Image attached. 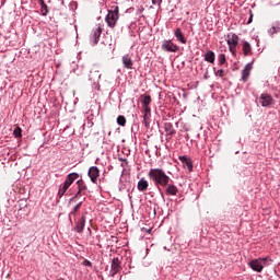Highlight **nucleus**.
Segmentation results:
<instances>
[{
  "label": "nucleus",
  "instance_id": "1",
  "mask_svg": "<svg viewBox=\"0 0 280 280\" xmlns=\"http://www.w3.org/2000/svg\"><path fill=\"white\" fill-rule=\"evenodd\" d=\"M149 179L154 183L155 187L160 189V195L165 199L164 192L161 189L167 187L170 182H172L170 175L165 173L162 168H151L148 173Z\"/></svg>",
  "mask_w": 280,
  "mask_h": 280
},
{
  "label": "nucleus",
  "instance_id": "2",
  "mask_svg": "<svg viewBox=\"0 0 280 280\" xmlns=\"http://www.w3.org/2000/svg\"><path fill=\"white\" fill-rule=\"evenodd\" d=\"M119 20V7H115L114 10H109L105 22L107 23L108 27L114 28Z\"/></svg>",
  "mask_w": 280,
  "mask_h": 280
},
{
  "label": "nucleus",
  "instance_id": "3",
  "mask_svg": "<svg viewBox=\"0 0 280 280\" xmlns=\"http://www.w3.org/2000/svg\"><path fill=\"white\" fill-rule=\"evenodd\" d=\"M140 102L142 104V109L144 112L143 120L145 121V119L148 118V115H150V112H151L150 105H151L152 98L150 95L141 94Z\"/></svg>",
  "mask_w": 280,
  "mask_h": 280
},
{
  "label": "nucleus",
  "instance_id": "4",
  "mask_svg": "<svg viewBox=\"0 0 280 280\" xmlns=\"http://www.w3.org/2000/svg\"><path fill=\"white\" fill-rule=\"evenodd\" d=\"M268 258H257L255 260L249 261V268L253 269V271L261 272L264 271L266 261Z\"/></svg>",
  "mask_w": 280,
  "mask_h": 280
},
{
  "label": "nucleus",
  "instance_id": "5",
  "mask_svg": "<svg viewBox=\"0 0 280 280\" xmlns=\"http://www.w3.org/2000/svg\"><path fill=\"white\" fill-rule=\"evenodd\" d=\"M161 48L163 51H171V52H176L179 50L178 45H176L175 43H173L172 39L168 40H163Z\"/></svg>",
  "mask_w": 280,
  "mask_h": 280
},
{
  "label": "nucleus",
  "instance_id": "6",
  "mask_svg": "<svg viewBox=\"0 0 280 280\" xmlns=\"http://www.w3.org/2000/svg\"><path fill=\"white\" fill-rule=\"evenodd\" d=\"M259 102L262 107H269V105L273 104L275 98L271 96V94L262 93L260 94Z\"/></svg>",
  "mask_w": 280,
  "mask_h": 280
},
{
  "label": "nucleus",
  "instance_id": "7",
  "mask_svg": "<svg viewBox=\"0 0 280 280\" xmlns=\"http://www.w3.org/2000/svg\"><path fill=\"white\" fill-rule=\"evenodd\" d=\"M121 269V261L119 258H114L110 264V276L115 277Z\"/></svg>",
  "mask_w": 280,
  "mask_h": 280
},
{
  "label": "nucleus",
  "instance_id": "8",
  "mask_svg": "<svg viewBox=\"0 0 280 280\" xmlns=\"http://www.w3.org/2000/svg\"><path fill=\"white\" fill-rule=\"evenodd\" d=\"M226 42H228V46H229L230 52L232 55H235L236 47L238 46V36H236V37H228Z\"/></svg>",
  "mask_w": 280,
  "mask_h": 280
},
{
  "label": "nucleus",
  "instance_id": "9",
  "mask_svg": "<svg viewBox=\"0 0 280 280\" xmlns=\"http://www.w3.org/2000/svg\"><path fill=\"white\" fill-rule=\"evenodd\" d=\"M85 224H86V214H82L81 219L75 221L74 230L77 231V233H83Z\"/></svg>",
  "mask_w": 280,
  "mask_h": 280
},
{
  "label": "nucleus",
  "instance_id": "10",
  "mask_svg": "<svg viewBox=\"0 0 280 280\" xmlns=\"http://www.w3.org/2000/svg\"><path fill=\"white\" fill-rule=\"evenodd\" d=\"M89 177L93 184H97V179L100 177V171L97 166H91V168H89Z\"/></svg>",
  "mask_w": 280,
  "mask_h": 280
},
{
  "label": "nucleus",
  "instance_id": "11",
  "mask_svg": "<svg viewBox=\"0 0 280 280\" xmlns=\"http://www.w3.org/2000/svg\"><path fill=\"white\" fill-rule=\"evenodd\" d=\"M178 194V188L176 185L171 184V182H168V185L165 186V195L166 196H177Z\"/></svg>",
  "mask_w": 280,
  "mask_h": 280
},
{
  "label": "nucleus",
  "instance_id": "12",
  "mask_svg": "<svg viewBox=\"0 0 280 280\" xmlns=\"http://www.w3.org/2000/svg\"><path fill=\"white\" fill-rule=\"evenodd\" d=\"M179 160L182 161V164L184 165V168H187L189 172H192V160L187 158V155H183L182 158H179Z\"/></svg>",
  "mask_w": 280,
  "mask_h": 280
},
{
  "label": "nucleus",
  "instance_id": "13",
  "mask_svg": "<svg viewBox=\"0 0 280 280\" xmlns=\"http://www.w3.org/2000/svg\"><path fill=\"white\" fill-rule=\"evenodd\" d=\"M252 70H253V62H249L247 63V66L244 67V70L242 71V80L244 82L248 81Z\"/></svg>",
  "mask_w": 280,
  "mask_h": 280
},
{
  "label": "nucleus",
  "instance_id": "14",
  "mask_svg": "<svg viewBox=\"0 0 280 280\" xmlns=\"http://www.w3.org/2000/svg\"><path fill=\"white\" fill-rule=\"evenodd\" d=\"M80 175L78 173H70L67 175V178H66V184H67V187L70 188L71 185L77 180L79 179Z\"/></svg>",
  "mask_w": 280,
  "mask_h": 280
},
{
  "label": "nucleus",
  "instance_id": "15",
  "mask_svg": "<svg viewBox=\"0 0 280 280\" xmlns=\"http://www.w3.org/2000/svg\"><path fill=\"white\" fill-rule=\"evenodd\" d=\"M149 188V182L145 180V178H140V180L138 182V190L139 191H147Z\"/></svg>",
  "mask_w": 280,
  "mask_h": 280
},
{
  "label": "nucleus",
  "instance_id": "16",
  "mask_svg": "<svg viewBox=\"0 0 280 280\" xmlns=\"http://www.w3.org/2000/svg\"><path fill=\"white\" fill-rule=\"evenodd\" d=\"M122 63L126 67V69H132L133 62L132 58H130V55L122 56Z\"/></svg>",
  "mask_w": 280,
  "mask_h": 280
},
{
  "label": "nucleus",
  "instance_id": "17",
  "mask_svg": "<svg viewBox=\"0 0 280 280\" xmlns=\"http://www.w3.org/2000/svg\"><path fill=\"white\" fill-rule=\"evenodd\" d=\"M82 205H83V201H79V203L74 206V208L72 209V211L69 214L70 222H72V218H77L78 211L80 210Z\"/></svg>",
  "mask_w": 280,
  "mask_h": 280
},
{
  "label": "nucleus",
  "instance_id": "18",
  "mask_svg": "<svg viewBox=\"0 0 280 280\" xmlns=\"http://www.w3.org/2000/svg\"><path fill=\"white\" fill-rule=\"evenodd\" d=\"M205 61L213 65V62L215 61V52H213L212 50L207 51L205 55Z\"/></svg>",
  "mask_w": 280,
  "mask_h": 280
},
{
  "label": "nucleus",
  "instance_id": "19",
  "mask_svg": "<svg viewBox=\"0 0 280 280\" xmlns=\"http://www.w3.org/2000/svg\"><path fill=\"white\" fill-rule=\"evenodd\" d=\"M164 128H165V132L170 136H173L176 133V129L173 127V124L171 122H165Z\"/></svg>",
  "mask_w": 280,
  "mask_h": 280
},
{
  "label": "nucleus",
  "instance_id": "20",
  "mask_svg": "<svg viewBox=\"0 0 280 280\" xmlns=\"http://www.w3.org/2000/svg\"><path fill=\"white\" fill-rule=\"evenodd\" d=\"M68 189L69 187H68L67 180H65V184L59 186V191H58L59 198L63 197L68 191Z\"/></svg>",
  "mask_w": 280,
  "mask_h": 280
},
{
  "label": "nucleus",
  "instance_id": "21",
  "mask_svg": "<svg viewBox=\"0 0 280 280\" xmlns=\"http://www.w3.org/2000/svg\"><path fill=\"white\" fill-rule=\"evenodd\" d=\"M280 33V23L277 22V24H275L270 30H269V34L270 35H275V34H279Z\"/></svg>",
  "mask_w": 280,
  "mask_h": 280
},
{
  "label": "nucleus",
  "instance_id": "22",
  "mask_svg": "<svg viewBox=\"0 0 280 280\" xmlns=\"http://www.w3.org/2000/svg\"><path fill=\"white\" fill-rule=\"evenodd\" d=\"M77 185H78L79 192L86 191L88 186L85 185L83 179L78 180Z\"/></svg>",
  "mask_w": 280,
  "mask_h": 280
},
{
  "label": "nucleus",
  "instance_id": "23",
  "mask_svg": "<svg viewBox=\"0 0 280 280\" xmlns=\"http://www.w3.org/2000/svg\"><path fill=\"white\" fill-rule=\"evenodd\" d=\"M243 51H244L245 56L249 55L250 51H252V45L249 43H244L243 44Z\"/></svg>",
  "mask_w": 280,
  "mask_h": 280
},
{
  "label": "nucleus",
  "instance_id": "24",
  "mask_svg": "<svg viewBox=\"0 0 280 280\" xmlns=\"http://www.w3.org/2000/svg\"><path fill=\"white\" fill-rule=\"evenodd\" d=\"M117 124H118V126L125 127L126 124H127L126 117L125 116H118L117 117Z\"/></svg>",
  "mask_w": 280,
  "mask_h": 280
},
{
  "label": "nucleus",
  "instance_id": "25",
  "mask_svg": "<svg viewBox=\"0 0 280 280\" xmlns=\"http://www.w3.org/2000/svg\"><path fill=\"white\" fill-rule=\"evenodd\" d=\"M40 8H42L40 9L42 15L46 16L48 13V9H47V4H45V1H42Z\"/></svg>",
  "mask_w": 280,
  "mask_h": 280
},
{
  "label": "nucleus",
  "instance_id": "26",
  "mask_svg": "<svg viewBox=\"0 0 280 280\" xmlns=\"http://www.w3.org/2000/svg\"><path fill=\"white\" fill-rule=\"evenodd\" d=\"M225 62H226V56L223 52H221L219 55V65L223 66V65H225Z\"/></svg>",
  "mask_w": 280,
  "mask_h": 280
},
{
  "label": "nucleus",
  "instance_id": "27",
  "mask_svg": "<svg viewBox=\"0 0 280 280\" xmlns=\"http://www.w3.org/2000/svg\"><path fill=\"white\" fill-rule=\"evenodd\" d=\"M104 31H105L104 26L98 25V27L96 28V32H94V36H101Z\"/></svg>",
  "mask_w": 280,
  "mask_h": 280
},
{
  "label": "nucleus",
  "instance_id": "28",
  "mask_svg": "<svg viewBox=\"0 0 280 280\" xmlns=\"http://www.w3.org/2000/svg\"><path fill=\"white\" fill-rule=\"evenodd\" d=\"M13 135L15 136V138H21L22 137V129L21 127H16L13 131Z\"/></svg>",
  "mask_w": 280,
  "mask_h": 280
},
{
  "label": "nucleus",
  "instance_id": "29",
  "mask_svg": "<svg viewBox=\"0 0 280 280\" xmlns=\"http://www.w3.org/2000/svg\"><path fill=\"white\" fill-rule=\"evenodd\" d=\"M90 73V78L94 80L93 71H91ZM95 78H101L100 71H95Z\"/></svg>",
  "mask_w": 280,
  "mask_h": 280
},
{
  "label": "nucleus",
  "instance_id": "30",
  "mask_svg": "<svg viewBox=\"0 0 280 280\" xmlns=\"http://www.w3.org/2000/svg\"><path fill=\"white\" fill-rule=\"evenodd\" d=\"M253 19H254L253 10H249V20L247 21V24L253 23Z\"/></svg>",
  "mask_w": 280,
  "mask_h": 280
},
{
  "label": "nucleus",
  "instance_id": "31",
  "mask_svg": "<svg viewBox=\"0 0 280 280\" xmlns=\"http://www.w3.org/2000/svg\"><path fill=\"white\" fill-rule=\"evenodd\" d=\"M178 40L182 43V44H186L187 43V39L185 36H179L178 37Z\"/></svg>",
  "mask_w": 280,
  "mask_h": 280
},
{
  "label": "nucleus",
  "instance_id": "32",
  "mask_svg": "<svg viewBox=\"0 0 280 280\" xmlns=\"http://www.w3.org/2000/svg\"><path fill=\"white\" fill-rule=\"evenodd\" d=\"M175 36H183V33H182L180 28L175 30Z\"/></svg>",
  "mask_w": 280,
  "mask_h": 280
},
{
  "label": "nucleus",
  "instance_id": "33",
  "mask_svg": "<svg viewBox=\"0 0 280 280\" xmlns=\"http://www.w3.org/2000/svg\"><path fill=\"white\" fill-rule=\"evenodd\" d=\"M217 74H219L220 78H223L224 77V70H218L217 71Z\"/></svg>",
  "mask_w": 280,
  "mask_h": 280
},
{
  "label": "nucleus",
  "instance_id": "34",
  "mask_svg": "<svg viewBox=\"0 0 280 280\" xmlns=\"http://www.w3.org/2000/svg\"><path fill=\"white\" fill-rule=\"evenodd\" d=\"M80 195H81L80 189H78V192L75 194L74 197H72L71 201L73 202L77 199V197H79Z\"/></svg>",
  "mask_w": 280,
  "mask_h": 280
},
{
  "label": "nucleus",
  "instance_id": "35",
  "mask_svg": "<svg viewBox=\"0 0 280 280\" xmlns=\"http://www.w3.org/2000/svg\"><path fill=\"white\" fill-rule=\"evenodd\" d=\"M82 264L83 266H90V267L92 266V262L90 260H83Z\"/></svg>",
  "mask_w": 280,
  "mask_h": 280
},
{
  "label": "nucleus",
  "instance_id": "36",
  "mask_svg": "<svg viewBox=\"0 0 280 280\" xmlns=\"http://www.w3.org/2000/svg\"><path fill=\"white\" fill-rule=\"evenodd\" d=\"M152 3H153V4L161 5V4H162V0H152Z\"/></svg>",
  "mask_w": 280,
  "mask_h": 280
},
{
  "label": "nucleus",
  "instance_id": "37",
  "mask_svg": "<svg viewBox=\"0 0 280 280\" xmlns=\"http://www.w3.org/2000/svg\"><path fill=\"white\" fill-rule=\"evenodd\" d=\"M93 39H94V44H97L100 40V36H95V37H93Z\"/></svg>",
  "mask_w": 280,
  "mask_h": 280
},
{
  "label": "nucleus",
  "instance_id": "38",
  "mask_svg": "<svg viewBox=\"0 0 280 280\" xmlns=\"http://www.w3.org/2000/svg\"><path fill=\"white\" fill-rule=\"evenodd\" d=\"M43 1H44V0H38V3H39L40 5H43Z\"/></svg>",
  "mask_w": 280,
  "mask_h": 280
},
{
  "label": "nucleus",
  "instance_id": "39",
  "mask_svg": "<svg viewBox=\"0 0 280 280\" xmlns=\"http://www.w3.org/2000/svg\"><path fill=\"white\" fill-rule=\"evenodd\" d=\"M103 35H108V32H106V34H105V33H103Z\"/></svg>",
  "mask_w": 280,
  "mask_h": 280
},
{
  "label": "nucleus",
  "instance_id": "40",
  "mask_svg": "<svg viewBox=\"0 0 280 280\" xmlns=\"http://www.w3.org/2000/svg\"><path fill=\"white\" fill-rule=\"evenodd\" d=\"M126 28L129 30L130 27H128V25H126Z\"/></svg>",
  "mask_w": 280,
  "mask_h": 280
}]
</instances>
